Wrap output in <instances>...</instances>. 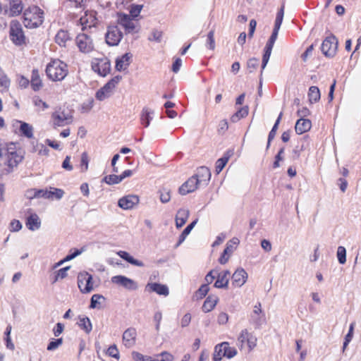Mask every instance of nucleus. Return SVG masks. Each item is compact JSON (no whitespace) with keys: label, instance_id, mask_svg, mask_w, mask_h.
I'll list each match as a JSON object with an SVG mask.
<instances>
[{"label":"nucleus","instance_id":"31","mask_svg":"<svg viewBox=\"0 0 361 361\" xmlns=\"http://www.w3.org/2000/svg\"><path fill=\"white\" fill-rule=\"evenodd\" d=\"M71 40V37L68 31L61 30H59L55 37L56 42L61 46L66 47L67 42Z\"/></svg>","mask_w":361,"mask_h":361},{"label":"nucleus","instance_id":"33","mask_svg":"<svg viewBox=\"0 0 361 361\" xmlns=\"http://www.w3.org/2000/svg\"><path fill=\"white\" fill-rule=\"evenodd\" d=\"M308 100L310 104L318 102L321 98L320 90L317 86H311L307 93Z\"/></svg>","mask_w":361,"mask_h":361},{"label":"nucleus","instance_id":"28","mask_svg":"<svg viewBox=\"0 0 361 361\" xmlns=\"http://www.w3.org/2000/svg\"><path fill=\"white\" fill-rule=\"evenodd\" d=\"M189 210L186 209H180L176 215V226L177 228L182 227L187 221L189 217Z\"/></svg>","mask_w":361,"mask_h":361},{"label":"nucleus","instance_id":"42","mask_svg":"<svg viewBox=\"0 0 361 361\" xmlns=\"http://www.w3.org/2000/svg\"><path fill=\"white\" fill-rule=\"evenodd\" d=\"M282 116H283V113L281 112L272 128V129L271 130V131L269 132V136H268V142H267V147L269 148V146H270V143L271 142V140L274 138L276 134V131H277V129H278V127H279V123L281 121V119L282 118Z\"/></svg>","mask_w":361,"mask_h":361},{"label":"nucleus","instance_id":"26","mask_svg":"<svg viewBox=\"0 0 361 361\" xmlns=\"http://www.w3.org/2000/svg\"><path fill=\"white\" fill-rule=\"evenodd\" d=\"M312 126V123L309 119L300 118L297 121L295 126L296 133L301 135L307 132Z\"/></svg>","mask_w":361,"mask_h":361},{"label":"nucleus","instance_id":"49","mask_svg":"<svg viewBox=\"0 0 361 361\" xmlns=\"http://www.w3.org/2000/svg\"><path fill=\"white\" fill-rule=\"evenodd\" d=\"M106 354L111 357L116 358V360L120 358L119 350L115 344H113L108 348Z\"/></svg>","mask_w":361,"mask_h":361},{"label":"nucleus","instance_id":"48","mask_svg":"<svg viewBox=\"0 0 361 361\" xmlns=\"http://www.w3.org/2000/svg\"><path fill=\"white\" fill-rule=\"evenodd\" d=\"M223 348L221 343L218 344L214 348V352L213 355V360L214 361H221L223 357H225V355H223Z\"/></svg>","mask_w":361,"mask_h":361},{"label":"nucleus","instance_id":"39","mask_svg":"<svg viewBox=\"0 0 361 361\" xmlns=\"http://www.w3.org/2000/svg\"><path fill=\"white\" fill-rule=\"evenodd\" d=\"M25 196L29 199H37L45 196V190L42 189L31 188L25 191Z\"/></svg>","mask_w":361,"mask_h":361},{"label":"nucleus","instance_id":"15","mask_svg":"<svg viewBox=\"0 0 361 361\" xmlns=\"http://www.w3.org/2000/svg\"><path fill=\"white\" fill-rule=\"evenodd\" d=\"M111 281L113 283L121 286L128 290H134L137 288V283L125 276H114L111 278Z\"/></svg>","mask_w":361,"mask_h":361},{"label":"nucleus","instance_id":"6","mask_svg":"<svg viewBox=\"0 0 361 361\" xmlns=\"http://www.w3.org/2000/svg\"><path fill=\"white\" fill-rule=\"evenodd\" d=\"M91 68L94 73L100 76L105 77L111 72L110 60L106 56L94 58L91 61Z\"/></svg>","mask_w":361,"mask_h":361},{"label":"nucleus","instance_id":"63","mask_svg":"<svg viewBox=\"0 0 361 361\" xmlns=\"http://www.w3.org/2000/svg\"><path fill=\"white\" fill-rule=\"evenodd\" d=\"M101 298H103V297L100 295H98V294L93 295L91 298L90 307L91 308L97 307L98 305L100 304L99 300Z\"/></svg>","mask_w":361,"mask_h":361},{"label":"nucleus","instance_id":"38","mask_svg":"<svg viewBox=\"0 0 361 361\" xmlns=\"http://www.w3.org/2000/svg\"><path fill=\"white\" fill-rule=\"evenodd\" d=\"M249 113V108L247 106L240 107L234 114L231 117L232 123H236L241 118H245Z\"/></svg>","mask_w":361,"mask_h":361},{"label":"nucleus","instance_id":"47","mask_svg":"<svg viewBox=\"0 0 361 361\" xmlns=\"http://www.w3.org/2000/svg\"><path fill=\"white\" fill-rule=\"evenodd\" d=\"M88 166H89V156L87 152H84L81 154V161L80 164V171L84 173L86 172L88 170Z\"/></svg>","mask_w":361,"mask_h":361},{"label":"nucleus","instance_id":"27","mask_svg":"<svg viewBox=\"0 0 361 361\" xmlns=\"http://www.w3.org/2000/svg\"><path fill=\"white\" fill-rule=\"evenodd\" d=\"M25 224L28 229L35 231L40 227L41 221L36 214L30 213L27 217Z\"/></svg>","mask_w":361,"mask_h":361},{"label":"nucleus","instance_id":"60","mask_svg":"<svg viewBox=\"0 0 361 361\" xmlns=\"http://www.w3.org/2000/svg\"><path fill=\"white\" fill-rule=\"evenodd\" d=\"M156 357H159V361H173V356L171 353H169L166 351L162 352L161 353L157 355Z\"/></svg>","mask_w":361,"mask_h":361},{"label":"nucleus","instance_id":"58","mask_svg":"<svg viewBox=\"0 0 361 361\" xmlns=\"http://www.w3.org/2000/svg\"><path fill=\"white\" fill-rule=\"evenodd\" d=\"M209 290V286L207 284L202 285L196 292V295L200 298H203L207 294Z\"/></svg>","mask_w":361,"mask_h":361},{"label":"nucleus","instance_id":"11","mask_svg":"<svg viewBox=\"0 0 361 361\" xmlns=\"http://www.w3.org/2000/svg\"><path fill=\"white\" fill-rule=\"evenodd\" d=\"M117 16L118 23L124 28L126 33H136L138 32L137 23L134 22L129 15L118 13Z\"/></svg>","mask_w":361,"mask_h":361},{"label":"nucleus","instance_id":"36","mask_svg":"<svg viewBox=\"0 0 361 361\" xmlns=\"http://www.w3.org/2000/svg\"><path fill=\"white\" fill-rule=\"evenodd\" d=\"M117 255L126 260V262H129L130 264L137 266V267H143L144 264L142 262L139 261L137 259H134L132 256L130 255L128 252L126 251L120 250L117 252Z\"/></svg>","mask_w":361,"mask_h":361},{"label":"nucleus","instance_id":"4","mask_svg":"<svg viewBox=\"0 0 361 361\" xmlns=\"http://www.w3.org/2000/svg\"><path fill=\"white\" fill-rule=\"evenodd\" d=\"M44 11L36 6L27 8L23 13V24L26 27L35 28L42 25Z\"/></svg>","mask_w":361,"mask_h":361},{"label":"nucleus","instance_id":"41","mask_svg":"<svg viewBox=\"0 0 361 361\" xmlns=\"http://www.w3.org/2000/svg\"><path fill=\"white\" fill-rule=\"evenodd\" d=\"M152 114V112L148 108H144L142 109L140 121L142 125L145 127L149 126L150 121L152 119V117L151 116Z\"/></svg>","mask_w":361,"mask_h":361},{"label":"nucleus","instance_id":"34","mask_svg":"<svg viewBox=\"0 0 361 361\" xmlns=\"http://www.w3.org/2000/svg\"><path fill=\"white\" fill-rule=\"evenodd\" d=\"M77 324L86 334H90L92 329V323L86 316H80Z\"/></svg>","mask_w":361,"mask_h":361},{"label":"nucleus","instance_id":"35","mask_svg":"<svg viewBox=\"0 0 361 361\" xmlns=\"http://www.w3.org/2000/svg\"><path fill=\"white\" fill-rule=\"evenodd\" d=\"M70 266L61 268L58 271L54 272L53 274L50 275V280L51 283H54L59 280H62L65 279L68 275L67 271L70 269Z\"/></svg>","mask_w":361,"mask_h":361},{"label":"nucleus","instance_id":"1","mask_svg":"<svg viewBox=\"0 0 361 361\" xmlns=\"http://www.w3.org/2000/svg\"><path fill=\"white\" fill-rule=\"evenodd\" d=\"M25 151L17 142H3L0 140V159L13 173L23 163Z\"/></svg>","mask_w":361,"mask_h":361},{"label":"nucleus","instance_id":"16","mask_svg":"<svg viewBox=\"0 0 361 361\" xmlns=\"http://www.w3.org/2000/svg\"><path fill=\"white\" fill-rule=\"evenodd\" d=\"M139 197L135 195H128L119 199L118 204L123 209H131L139 203Z\"/></svg>","mask_w":361,"mask_h":361},{"label":"nucleus","instance_id":"18","mask_svg":"<svg viewBox=\"0 0 361 361\" xmlns=\"http://www.w3.org/2000/svg\"><path fill=\"white\" fill-rule=\"evenodd\" d=\"M199 186V182L192 176L179 188V193L182 195H185L196 190Z\"/></svg>","mask_w":361,"mask_h":361},{"label":"nucleus","instance_id":"54","mask_svg":"<svg viewBox=\"0 0 361 361\" xmlns=\"http://www.w3.org/2000/svg\"><path fill=\"white\" fill-rule=\"evenodd\" d=\"M81 252H82L81 250H75L73 252L68 255L63 259H62V260L59 261L58 263H56L55 264L54 267H57L61 265L64 262L69 261V260L75 258V257H77L78 255L81 254Z\"/></svg>","mask_w":361,"mask_h":361},{"label":"nucleus","instance_id":"10","mask_svg":"<svg viewBox=\"0 0 361 361\" xmlns=\"http://www.w3.org/2000/svg\"><path fill=\"white\" fill-rule=\"evenodd\" d=\"M121 80V76L116 75L111 78L96 93V98L100 101L104 100L111 95L113 90Z\"/></svg>","mask_w":361,"mask_h":361},{"label":"nucleus","instance_id":"24","mask_svg":"<svg viewBox=\"0 0 361 361\" xmlns=\"http://www.w3.org/2000/svg\"><path fill=\"white\" fill-rule=\"evenodd\" d=\"M10 8L9 11H5L6 13H8L10 17L17 16L20 15L23 9L22 0H9Z\"/></svg>","mask_w":361,"mask_h":361},{"label":"nucleus","instance_id":"44","mask_svg":"<svg viewBox=\"0 0 361 361\" xmlns=\"http://www.w3.org/2000/svg\"><path fill=\"white\" fill-rule=\"evenodd\" d=\"M197 223V220L193 221L192 223H190L189 225L187 226V227L183 231L181 234L179 236V240L178 243V245L181 244L186 237L189 235L192 229L194 228L195 225Z\"/></svg>","mask_w":361,"mask_h":361},{"label":"nucleus","instance_id":"14","mask_svg":"<svg viewBox=\"0 0 361 361\" xmlns=\"http://www.w3.org/2000/svg\"><path fill=\"white\" fill-rule=\"evenodd\" d=\"M238 341L240 343V348L247 346L249 351L254 349L257 345V338L253 334L248 332L247 329H244L240 332L238 338Z\"/></svg>","mask_w":361,"mask_h":361},{"label":"nucleus","instance_id":"37","mask_svg":"<svg viewBox=\"0 0 361 361\" xmlns=\"http://www.w3.org/2000/svg\"><path fill=\"white\" fill-rule=\"evenodd\" d=\"M64 193L62 189L50 187L49 190H47V198L59 200L63 197Z\"/></svg>","mask_w":361,"mask_h":361},{"label":"nucleus","instance_id":"50","mask_svg":"<svg viewBox=\"0 0 361 361\" xmlns=\"http://www.w3.org/2000/svg\"><path fill=\"white\" fill-rule=\"evenodd\" d=\"M103 180L107 183L108 185H114L119 183L121 181V178H119V176L111 174L109 176H106Z\"/></svg>","mask_w":361,"mask_h":361},{"label":"nucleus","instance_id":"59","mask_svg":"<svg viewBox=\"0 0 361 361\" xmlns=\"http://www.w3.org/2000/svg\"><path fill=\"white\" fill-rule=\"evenodd\" d=\"M228 129V123L226 119L221 120L218 126V133L219 134H224Z\"/></svg>","mask_w":361,"mask_h":361},{"label":"nucleus","instance_id":"61","mask_svg":"<svg viewBox=\"0 0 361 361\" xmlns=\"http://www.w3.org/2000/svg\"><path fill=\"white\" fill-rule=\"evenodd\" d=\"M171 199V195L169 190H162L160 191V200L163 203H166L169 202Z\"/></svg>","mask_w":361,"mask_h":361},{"label":"nucleus","instance_id":"3","mask_svg":"<svg viewBox=\"0 0 361 361\" xmlns=\"http://www.w3.org/2000/svg\"><path fill=\"white\" fill-rule=\"evenodd\" d=\"M68 74V65L59 59L47 64V76L53 82L62 81Z\"/></svg>","mask_w":361,"mask_h":361},{"label":"nucleus","instance_id":"64","mask_svg":"<svg viewBox=\"0 0 361 361\" xmlns=\"http://www.w3.org/2000/svg\"><path fill=\"white\" fill-rule=\"evenodd\" d=\"M259 66V60L256 58L250 59L247 61V68L250 71L255 70Z\"/></svg>","mask_w":361,"mask_h":361},{"label":"nucleus","instance_id":"45","mask_svg":"<svg viewBox=\"0 0 361 361\" xmlns=\"http://www.w3.org/2000/svg\"><path fill=\"white\" fill-rule=\"evenodd\" d=\"M239 240L237 238H233L227 242L224 250L226 252H228L230 255H231L233 251L237 248Z\"/></svg>","mask_w":361,"mask_h":361},{"label":"nucleus","instance_id":"46","mask_svg":"<svg viewBox=\"0 0 361 361\" xmlns=\"http://www.w3.org/2000/svg\"><path fill=\"white\" fill-rule=\"evenodd\" d=\"M11 84L10 79L8 76L3 72L0 71V88H2L3 90H8Z\"/></svg>","mask_w":361,"mask_h":361},{"label":"nucleus","instance_id":"52","mask_svg":"<svg viewBox=\"0 0 361 361\" xmlns=\"http://www.w3.org/2000/svg\"><path fill=\"white\" fill-rule=\"evenodd\" d=\"M63 343V338H53L47 347V350H54L58 348Z\"/></svg>","mask_w":361,"mask_h":361},{"label":"nucleus","instance_id":"56","mask_svg":"<svg viewBox=\"0 0 361 361\" xmlns=\"http://www.w3.org/2000/svg\"><path fill=\"white\" fill-rule=\"evenodd\" d=\"M354 326H355L354 322L351 323L350 325L348 333L345 336V341L343 343V350L347 347V345H348V343L350 342V341L353 338Z\"/></svg>","mask_w":361,"mask_h":361},{"label":"nucleus","instance_id":"2","mask_svg":"<svg viewBox=\"0 0 361 361\" xmlns=\"http://www.w3.org/2000/svg\"><path fill=\"white\" fill-rule=\"evenodd\" d=\"M13 131L15 134L21 137H25L27 139L32 140L31 142L33 145L32 151L40 154L43 149V145L39 144L37 140L33 137L34 129L33 127L23 121L14 120L12 123Z\"/></svg>","mask_w":361,"mask_h":361},{"label":"nucleus","instance_id":"7","mask_svg":"<svg viewBox=\"0 0 361 361\" xmlns=\"http://www.w3.org/2000/svg\"><path fill=\"white\" fill-rule=\"evenodd\" d=\"M75 44L79 51L85 54H90L94 50L93 39L87 34H78L75 38Z\"/></svg>","mask_w":361,"mask_h":361},{"label":"nucleus","instance_id":"51","mask_svg":"<svg viewBox=\"0 0 361 361\" xmlns=\"http://www.w3.org/2000/svg\"><path fill=\"white\" fill-rule=\"evenodd\" d=\"M337 257L340 264H344L346 262V250L343 246H339L337 250Z\"/></svg>","mask_w":361,"mask_h":361},{"label":"nucleus","instance_id":"29","mask_svg":"<svg viewBox=\"0 0 361 361\" xmlns=\"http://www.w3.org/2000/svg\"><path fill=\"white\" fill-rule=\"evenodd\" d=\"M232 153L229 151L224 153V156L220 159H217L215 163V172L216 174H219L227 164L230 157H231Z\"/></svg>","mask_w":361,"mask_h":361},{"label":"nucleus","instance_id":"25","mask_svg":"<svg viewBox=\"0 0 361 361\" xmlns=\"http://www.w3.org/2000/svg\"><path fill=\"white\" fill-rule=\"evenodd\" d=\"M146 288L149 292H155L159 295L166 296L169 295V288L166 285L157 283H149Z\"/></svg>","mask_w":361,"mask_h":361},{"label":"nucleus","instance_id":"12","mask_svg":"<svg viewBox=\"0 0 361 361\" xmlns=\"http://www.w3.org/2000/svg\"><path fill=\"white\" fill-rule=\"evenodd\" d=\"M122 38L123 33L117 25H110L107 27L105 39L109 45H118Z\"/></svg>","mask_w":361,"mask_h":361},{"label":"nucleus","instance_id":"19","mask_svg":"<svg viewBox=\"0 0 361 361\" xmlns=\"http://www.w3.org/2000/svg\"><path fill=\"white\" fill-rule=\"evenodd\" d=\"M137 338V331L133 327L127 329L123 334V343L126 348L135 345Z\"/></svg>","mask_w":361,"mask_h":361},{"label":"nucleus","instance_id":"43","mask_svg":"<svg viewBox=\"0 0 361 361\" xmlns=\"http://www.w3.org/2000/svg\"><path fill=\"white\" fill-rule=\"evenodd\" d=\"M223 350V355L227 358H232L237 354V350L235 348L230 347L228 342L221 343Z\"/></svg>","mask_w":361,"mask_h":361},{"label":"nucleus","instance_id":"9","mask_svg":"<svg viewBox=\"0 0 361 361\" xmlns=\"http://www.w3.org/2000/svg\"><path fill=\"white\" fill-rule=\"evenodd\" d=\"M10 37L16 45H22L25 43V37L21 25L17 20H13L11 23Z\"/></svg>","mask_w":361,"mask_h":361},{"label":"nucleus","instance_id":"55","mask_svg":"<svg viewBox=\"0 0 361 361\" xmlns=\"http://www.w3.org/2000/svg\"><path fill=\"white\" fill-rule=\"evenodd\" d=\"M207 46L211 50L215 49L214 30H211L207 35Z\"/></svg>","mask_w":361,"mask_h":361},{"label":"nucleus","instance_id":"13","mask_svg":"<svg viewBox=\"0 0 361 361\" xmlns=\"http://www.w3.org/2000/svg\"><path fill=\"white\" fill-rule=\"evenodd\" d=\"M338 48V40L336 37L331 35L325 38L322 44V51L326 56H334Z\"/></svg>","mask_w":361,"mask_h":361},{"label":"nucleus","instance_id":"23","mask_svg":"<svg viewBox=\"0 0 361 361\" xmlns=\"http://www.w3.org/2000/svg\"><path fill=\"white\" fill-rule=\"evenodd\" d=\"M231 274L229 271L226 270L220 273L217 272L216 280L214 283V287L217 288H227L229 282Z\"/></svg>","mask_w":361,"mask_h":361},{"label":"nucleus","instance_id":"5","mask_svg":"<svg viewBox=\"0 0 361 361\" xmlns=\"http://www.w3.org/2000/svg\"><path fill=\"white\" fill-rule=\"evenodd\" d=\"M51 118L54 126H63L72 122L73 110L63 104L53 113Z\"/></svg>","mask_w":361,"mask_h":361},{"label":"nucleus","instance_id":"32","mask_svg":"<svg viewBox=\"0 0 361 361\" xmlns=\"http://www.w3.org/2000/svg\"><path fill=\"white\" fill-rule=\"evenodd\" d=\"M217 302V297L209 295L203 303V305L202 307V311L204 312H211L216 305Z\"/></svg>","mask_w":361,"mask_h":361},{"label":"nucleus","instance_id":"21","mask_svg":"<svg viewBox=\"0 0 361 361\" xmlns=\"http://www.w3.org/2000/svg\"><path fill=\"white\" fill-rule=\"evenodd\" d=\"M199 185H207L211 178V172L209 168L200 166L197 169L196 173L193 176Z\"/></svg>","mask_w":361,"mask_h":361},{"label":"nucleus","instance_id":"40","mask_svg":"<svg viewBox=\"0 0 361 361\" xmlns=\"http://www.w3.org/2000/svg\"><path fill=\"white\" fill-rule=\"evenodd\" d=\"M30 84L35 91L38 90L42 87V80L39 78L38 71L36 69L32 71Z\"/></svg>","mask_w":361,"mask_h":361},{"label":"nucleus","instance_id":"53","mask_svg":"<svg viewBox=\"0 0 361 361\" xmlns=\"http://www.w3.org/2000/svg\"><path fill=\"white\" fill-rule=\"evenodd\" d=\"M283 18V8H281V10L277 13L274 30H279L280 27L281 25L282 21Z\"/></svg>","mask_w":361,"mask_h":361},{"label":"nucleus","instance_id":"8","mask_svg":"<svg viewBox=\"0 0 361 361\" xmlns=\"http://www.w3.org/2000/svg\"><path fill=\"white\" fill-rule=\"evenodd\" d=\"M77 279L78 288L81 293H89L94 290L92 276L87 271L80 272Z\"/></svg>","mask_w":361,"mask_h":361},{"label":"nucleus","instance_id":"62","mask_svg":"<svg viewBox=\"0 0 361 361\" xmlns=\"http://www.w3.org/2000/svg\"><path fill=\"white\" fill-rule=\"evenodd\" d=\"M216 274H217L216 270H214V269L211 270L205 276V281L207 282L206 284L209 285V284L212 283L214 281V280L215 279Z\"/></svg>","mask_w":361,"mask_h":361},{"label":"nucleus","instance_id":"20","mask_svg":"<svg viewBox=\"0 0 361 361\" xmlns=\"http://www.w3.org/2000/svg\"><path fill=\"white\" fill-rule=\"evenodd\" d=\"M248 275L243 268H239L232 275V285L235 287H241L247 281Z\"/></svg>","mask_w":361,"mask_h":361},{"label":"nucleus","instance_id":"57","mask_svg":"<svg viewBox=\"0 0 361 361\" xmlns=\"http://www.w3.org/2000/svg\"><path fill=\"white\" fill-rule=\"evenodd\" d=\"M142 8V5H135V4L131 5L130 7V16H132L133 18L137 17L140 15Z\"/></svg>","mask_w":361,"mask_h":361},{"label":"nucleus","instance_id":"30","mask_svg":"<svg viewBox=\"0 0 361 361\" xmlns=\"http://www.w3.org/2000/svg\"><path fill=\"white\" fill-rule=\"evenodd\" d=\"M274 43H275L274 41L269 39V40L267 41V42L266 44V46L264 48V55L262 57V69H264L266 67V66L269 60Z\"/></svg>","mask_w":361,"mask_h":361},{"label":"nucleus","instance_id":"22","mask_svg":"<svg viewBox=\"0 0 361 361\" xmlns=\"http://www.w3.org/2000/svg\"><path fill=\"white\" fill-rule=\"evenodd\" d=\"M133 55L126 53L116 60V69L118 71H126L131 63Z\"/></svg>","mask_w":361,"mask_h":361},{"label":"nucleus","instance_id":"17","mask_svg":"<svg viewBox=\"0 0 361 361\" xmlns=\"http://www.w3.org/2000/svg\"><path fill=\"white\" fill-rule=\"evenodd\" d=\"M80 24L82 26V30H85L87 27L96 26L98 20L96 17V13L93 11L85 12V15L82 16L79 20Z\"/></svg>","mask_w":361,"mask_h":361}]
</instances>
